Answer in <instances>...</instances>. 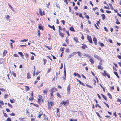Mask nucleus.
Masks as SVG:
<instances>
[{
	"mask_svg": "<svg viewBox=\"0 0 121 121\" xmlns=\"http://www.w3.org/2000/svg\"><path fill=\"white\" fill-rule=\"evenodd\" d=\"M48 108L49 109H50L51 107L54 105V103L52 102H48Z\"/></svg>",
	"mask_w": 121,
	"mask_h": 121,
	"instance_id": "1",
	"label": "nucleus"
},
{
	"mask_svg": "<svg viewBox=\"0 0 121 121\" xmlns=\"http://www.w3.org/2000/svg\"><path fill=\"white\" fill-rule=\"evenodd\" d=\"M70 84H69V85L68 86L67 88V94H69L70 93Z\"/></svg>",
	"mask_w": 121,
	"mask_h": 121,
	"instance_id": "2",
	"label": "nucleus"
},
{
	"mask_svg": "<svg viewBox=\"0 0 121 121\" xmlns=\"http://www.w3.org/2000/svg\"><path fill=\"white\" fill-rule=\"evenodd\" d=\"M87 39L90 43H92V39L91 36L89 35L87 36Z\"/></svg>",
	"mask_w": 121,
	"mask_h": 121,
	"instance_id": "3",
	"label": "nucleus"
},
{
	"mask_svg": "<svg viewBox=\"0 0 121 121\" xmlns=\"http://www.w3.org/2000/svg\"><path fill=\"white\" fill-rule=\"evenodd\" d=\"M93 40L94 41V44L95 45L97 44V39L95 37H94L93 39Z\"/></svg>",
	"mask_w": 121,
	"mask_h": 121,
	"instance_id": "4",
	"label": "nucleus"
},
{
	"mask_svg": "<svg viewBox=\"0 0 121 121\" xmlns=\"http://www.w3.org/2000/svg\"><path fill=\"white\" fill-rule=\"evenodd\" d=\"M82 46H81V48L83 49H85L86 48H87V46L84 44H82Z\"/></svg>",
	"mask_w": 121,
	"mask_h": 121,
	"instance_id": "5",
	"label": "nucleus"
},
{
	"mask_svg": "<svg viewBox=\"0 0 121 121\" xmlns=\"http://www.w3.org/2000/svg\"><path fill=\"white\" fill-rule=\"evenodd\" d=\"M5 19L7 20L8 21H10L9 18H10V17L9 15H6L5 16Z\"/></svg>",
	"mask_w": 121,
	"mask_h": 121,
	"instance_id": "6",
	"label": "nucleus"
},
{
	"mask_svg": "<svg viewBox=\"0 0 121 121\" xmlns=\"http://www.w3.org/2000/svg\"><path fill=\"white\" fill-rule=\"evenodd\" d=\"M43 113L42 112L40 111V112L39 113L38 118H40L41 117V115L43 114Z\"/></svg>",
	"mask_w": 121,
	"mask_h": 121,
	"instance_id": "7",
	"label": "nucleus"
},
{
	"mask_svg": "<svg viewBox=\"0 0 121 121\" xmlns=\"http://www.w3.org/2000/svg\"><path fill=\"white\" fill-rule=\"evenodd\" d=\"M59 34L60 36L62 37H63L64 36V34L62 33L59 30Z\"/></svg>",
	"mask_w": 121,
	"mask_h": 121,
	"instance_id": "8",
	"label": "nucleus"
},
{
	"mask_svg": "<svg viewBox=\"0 0 121 121\" xmlns=\"http://www.w3.org/2000/svg\"><path fill=\"white\" fill-rule=\"evenodd\" d=\"M48 26L50 28H52L54 30V31H55V28L54 26V25H53V26H52L50 25H48Z\"/></svg>",
	"mask_w": 121,
	"mask_h": 121,
	"instance_id": "9",
	"label": "nucleus"
},
{
	"mask_svg": "<svg viewBox=\"0 0 121 121\" xmlns=\"http://www.w3.org/2000/svg\"><path fill=\"white\" fill-rule=\"evenodd\" d=\"M89 61L92 64H93L94 63V60L92 58H90Z\"/></svg>",
	"mask_w": 121,
	"mask_h": 121,
	"instance_id": "10",
	"label": "nucleus"
},
{
	"mask_svg": "<svg viewBox=\"0 0 121 121\" xmlns=\"http://www.w3.org/2000/svg\"><path fill=\"white\" fill-rule=\"evenodd\" d=\"M74 75L75 76H78V77L79 78H81V76L78 73H74Z\"/></svg>",
	"mask_w": 121,
	"mask_h": 121,
	"instance_id": "11",
	"label": "nucleus"
},
{
	"mask_svg": "<svg viewBox=\"0 0 121 121\" xmlns=\"http://www.w3.org/2000/svg\"><path fill=\"white\" fill-rule=\"evenodd\" d=\"M64 74L65 76L66 75V70H65V64H64Z\"/></svg>",
	"mask_w": 121,
	"mask_h": 121,
	"instance_id": "12",
	"label": "nucleus"
},
{
	"mask_svg": "<svg viewBox=\"0 0 121 121\" xmlns=\"http://www.w3.org/2000/svg\"><path fill=\"white\" fill-rule=\"evenodd\" d=\"M38 103L42 102H43V100L41 98L38 99Z\"/></svg>",
	"mask_w": 121,
	"mask_h": 121,
	"instance_id": "13",
	"label": "nucleus"
},
{
	"mask_svg": "<svg viewBox=\"0 0 121 121\" xmlns=\"http://www.w3.org/2000/svg\"><path fill=\"white\" fill-rule=\"evenodd\" d=\"M67 103V102L64 101H62L61 102L60 104H64V105H65Z\"/></svg>",
	"mask_w": 121,
	"mask_h": 121,
	"instance_id": "14",
	"label": "nucleus"
},
{
	"mask_svg": "<svg viewBox=\"0 0 121 121\" xmlns=\"http://www.w3.org/2000/svg\"><path fill=\"white\" fill-rule=\"evenodd\" d=\"M76 53V52H73V54H72L69 55L68 56V58H71L72 56H73L74 55L73 54H74V53L75 54Z\"/></svg>",
	"mask_w": 121,
	"mask_h": 121,
	"instance_id": "15",
	"label": "nucleus"
},
{
	"mask_svg": "<svg viewBox=\"0 0 121 121\" xmlns=\"http://www.w3.org/2000/svg\"><path fill=\"white\" fill-rule=\"evenodd\" d=\"M104 74L103 73H102V75L104 76H106L108 74H107V73L106 72L105 70L104 71Z\"/></svg>",
	"mask_w": 121,
	"mask_h": 121,
	"instance_id": "16",
	"label": "nucleus"
},
{
	"mask_svg": "<svg viewBox=\"0 0 121 121\" xmlns=\"http://www.w3.org/2000/svg\"><path fill=\"white\" fill-rule=\"evenodd\" d=\"M102 19L103 20H104L105 19L106 17L105 15L104 14H102L101 15Z\"/></svg>",
	"mask_w": 121,
	"mask_h": 121,
	"instance_id": "17",
	"label": "nucleus"
},
{
	"mask_svg": "<svg viewBox=\"0 0 121 121\" xmlns=\"http://www.w3.org/2000/svg\"><path fill=\"white\" fill-rule=\"evenodd\" d=\"M18 53L20 55L22 58H23L24 55H23V54L22 52H18Z\"/></svg>",
	"mask_w": 121,
	"mask_h": 121,
	"instance_id": "18",
	"label": "nucleus"
},
{
	"mask_svg": "<svg viewBox=\"0 0 121 121\" xmlns=\"http://www.w3.org/2000/svg\"><path fill=\"white\" fill-rule=\"evenodd\" d=\"M56 95L57 96L60 98H61V96L60 95L58 92H57L56 93Z\"/></svg>",
	"mask_w": 121,
	"mask_h": 121,
	"instance_id": "19",
	"label": "nucleus"
},
{
	"mask_svg": "<svg viewBox=\"0 0 121 121\" xmlns=\"http://www.w3.org/2000/svg\"><path fill=\"white\" fill-rule=\"evenodd\" d=\"M98 68L99 69L102 70L103 68L102 66H101V65H99L98 67Z\"/></svg>",
	"mask_w": 121,
	"mask_h": 121,
	"instance_id": "20",
	"label": "nucleus"
},
{
	"mask_svg": "<svg viewBox=\"0 0 121 121\" xmlns=\"http://www.w3.org/2000/svg\"><path fill=\"white\" fill-rule=\"evenodd\" d=\"M114 73L115 75L118 78H119V77L118 76V74L117 72H114Z\"/></svg>",
	"mask_w": 121,
	"mask_h": 121,
	"instance_id": "21",
	"label": "nucleus"
},
{
	"mask_svg": "<svg viewBox=\"0 0 121 121\" xmlns=\"http://www.w3.org/2000/svg\"><path fill=\"white\" fill-rule=\"evenodd\" d=\"M70 30L72 31H75V30L73 27H71L69 28Z\"/></svg>",
	"mask_w": 121,
	"mask_h": 121,
	"instance_id": "22",
	"label": "nucleus"
},
{
	"mask_svg": "<svg viewBox=\"0 0 121 121\" xmlns=\"http://www.w3.org/2000/svg\"><path fill=\"white\" fill-rule=\"evenodd\" d=\"M101 95L103 97V98L106 100L107 101V99L106 97L104 95H103L102 94H101Z\"/></svg>",
	"mask_w": 121,
	"mask_h": 121,
	"instance_id": "23",
	"label": "nucleus"
},
{
	"mask_svg": "<svg viewBox=\"0 0 121 121\" xmlns=\"http://www.w3.org/2000/svg\"><path fill=\"white\" fill-rule=\"evenodd\" d=\"M31 78V76L30 74H29V73H28L27 74V78L28 79H29Z\"/></svg>",
	"mask_w": 121,
	"mask_h": 121,
	"instance_id": "24",
	"label": "nucleus"
},
{
	"mask_svg": "<svg viewBox=\"0 0 121 121\" xmlns=\"http://www.w3.org/2000/svg\"><path fill=\"white\" fill-rule=\"evenodd\" d=\"M25 89L27 91H28L29 90L30 88L29 87H28V86H25Z\"/></svg>",
	"mask_w": 121,
	"mask_h": 121,
	"instance_id": "25",
	"label": "nucleus"
},
{
	"mask_svg": "<svg viewBox=\"0 0 121 121\" xmlns=\"http://www.w3.org/2000/svg\"><path fill=\"white\" fill-rule=\"evenodd\" d=\"M77 53L78 54V55L80 56V57H81V53L79 51H78L77 52Z\"/></svg>",
	"mask_w": 121,
	"mask_h": 121,
	"instance_id": "26",
	"label": "nucleus"
},
{
	"mask_svg": "<svg viewBox=\"0 0 121 121\" xmlns=\"http://www.w3.org/2000/svg\"><path fill=\"white\" fill-rule=\"evenodd\" d=\"M94 57L95 58H96L97 59H99V56H98L96 54L95 55H94Z\"/></svg>",
	"mask_w": 121,
	"mask_h": 121,
	"instance_id": "27",
	"label": "nucleus"
},
{
	"mask_svg": "<svg viewBox=\"0 0 121 121\" xmlns=\"http://www.w3.org/2000/svg\"><path fill=\"white\" fill-rule=\"evenodd\" d=\"M3 59L1 58L0 59V64H2L3 61Z\"/></svg>",
	"mask_w": 121,
	"mask_h": 121,
	"instance_id": "28",
	"label": "nucleus"
},
{
	"mask_svg": "<svg viewBox=\"0 0 121 121\" xmlns=\"http://www.w3.org/2000/svg\"><path fill=\"white\" fill-rule=\"evenodd\" d=\"M86 56L89 58H91V56L89 54H86Z\"/></svg>",
	"mask_w": 121,
	"mask_h": 121,
	"instance_id": "29",
	"label": "nucleus"
},
{
	"mask_svg": "<svg viewBox=\"0 0 121 121\" xmlns=\"http://www.w3.org/2000/svg\"><path fill=\"white\" fill-rule=\"evenodd\" d=\"M38 27H39V28L40 29V30H43V27L42 26H40L39 25V26Z\"/></svg>",
	"mask_w": 121,
	"mask_h": 121,
	"instance_id": "30",
	"label": "nucleus"
},
{
	"mask_svg": "<svg viewBox=\"0 0 121 121\" xmlns=\"http://www.w3.org/2000/svg\"><path fill=\"white\" fill-rule=\"evenodd\" d=\"M12 74L15 77H16V73L14 72H12Z\"/></svg>",
	"mask_w": 121,
	"mask_h": 121,
	"instance_id": "31",
	"label": "nucleus"
},
{
	"mask_svg": "<svg viewBox=\"0 0 121 121\" xmlns=\"http://www.w3.org/2000/svg\"><path fill=\"white\" fill-rule=\"evenodd\" d=\"M86 85L88 87L90 88H92V86H91L89 85H88L87 84H86Z\"/></svg>",
	"mask_w": 121,
	"mask_h": 121,
	"instance_id": "32",
	"label": "nucleus"
},
{
	"mask_svg": "<svg viewBox=\"0 0 121 121\" xmlns=\"http://www.w3.org/2000/svg\"><path fill=\"white\" fill-rule=\"evenodd\" d=\"M8 4V5L10 7V8L11 9V10H12L13 11V9L12 7L9 4Z\"/></svg>",
	"mask_w": 121,
	"mask_h": 121,
	"instance_id": "33",
	"label": "nucleus"
},
{
	"mask_svg": "<svg viewBox=\"0 0 121 121\" xmlns=\"http://www.w3.org/2000/svg\"><path fill=\"white\" fill-rule=\"evenodd\" d=\"M74 40L75 41L77 42H78V40L76 37H74Z\"/></svg>",
	"mask_w": 121,
	"mask_h": 121,
	"instance_id": "34",
	"label": "nucleus"
},
{
	"mask_svg": "<svg viewBox=\"0 0 121 121\" xmlns=\"http://www.w3.org/2000/svg\"><path fill=\"white\" fill-rule=\"evenodd\" d=\"M79 82L80 84L84 86H85V84L84 83H82L81 81H79Z\"/></svg>",
	"mask_w": 121,
	"mask_h": 121,
	"instance_id": "35",
	"label": "nucleus"
},
{
	"mask_svg": "<svg viewBox=\"0 0 121 121\" xmlns=\"http://www.w3.org/2000/svg\"><path fill=\"white\" fill-rule=\"evenodd\" d=\"M30 98H32V99H33V92H32L31 94V96H30Z\"/></svg>",
	"mask_w": 121,
	"mask_h": 121,
	"instance_id": "36",
	"label": "nucleus"
},
{
	"mask_svg": "<svg viewBox=\"0 0 121 121\" xmlns=\"http://www.w3.org/2000/svg\"><path fill=\"white\" fill-rule=\"evenodd\" d=\"M8 94H5L4 96V98L6 99V98H8Z\"/></svg>",
	"mask_w": 121,
	"mask_h": 121,
	"instance_id": "37",
	"label": "nucleus"
},
{
	"mask_svg": "<svg viewBox=\"0 0 121 121\" xmlns=\"http://www.w3.org/2000/svg\"><path fill=\"white\" fill-rule=\"evenodd\" d=\"M39 14H40V15L41 16H42V14L41 10L40 9H39Z\"/></svg>",
	"mask_w": 121,
	"mask_h": 121,
	"instance_id": "38",
	"label": "nucleus"
},
{
	"mask_svg": "<svg viewBox=\"0 0 121 121\" xmlns=\"http://www.w3.org/2000/svg\"><path fill=\"white\" fill-rule=\"evenodd\" d=\"M50 3L49 2L46 4V7L48 8H49V6L50 5Z\"/></svg>",
	"mask_w": 121,
	"mask_h": 121,
	"instance_id": "39",
	"label": "nucleus"
},
{
	"mask_svg": "<svg viewBox=\"0 0 121 121\" xmlns=\"http://www.w3.org/2000/svg\"><path fill=\"white\" fill-rule=\"evenodd\" d=\"M65 49V48L64 47H61V48H60V50L61 51H63Z\"/></svg>",
	"mask_w": 121,
	"mask_h": 121,
	"instance_id": "40",
	"label": "nucleus"
},
{
	"mask_svg": "<svg viewBox=\"0 0 121 121\" xmlns=\"http://www.w3.org/2000/svg\"><path fill=\"white\" fill-rule=\"evenodd\" d=\"M6 121H11V120L10 118L8 117L7 118Z\"/></svg>",
	"mask_w": 121,
	"mask_h": 121,
	"instance_id": "41",
	"label": "nucleus"
},
{
	"mask_svg": "<svg viewBox=\"0 0 121 121\" xmlns=\"http://www.w3.org/2000/svg\"><path fill=\"white\" fill-rule=\"evenodd\" d=\"M28 41V39H24L22 40H21V42H24L26 41Z\"/></svg>",
	"mask_w": 121,
	"mask_h": 121,
	"instance_id": "42",
	"label": "nucleus"
},
{
	"mask_svg": "<svg viewBox=\"0 0 121 121\" xmlns=\"http://www.w3.org/2000/svg\"><path fill=\"white\" fill-rule=\"evenodd\" d=\"M3 113L4 116L5 117H8L6 113H5L4 112Z\"/></svg>",
	"mask_w": 121,
	"mask_h": 121,
	"instance_id": "43",
	"label": "nucleus"
},
{
	"mask_svg": "<svg viewBox=\"0 0 121 121\" xmlns=\"http://www.w3.org/2000/svg\"><path fill=\"white\" fill-rule=\"evenodd\" d=\"M98 9V7H96L95 8H93V9L94 11H95V10H96L97 9Z\"/></svg>",
	"mask_w": 121,
	"mask_h": 121,
	"instance_id": "44",
	"label": "nucleus"
},
{
	"mask_svg": "<svg viewBox=\"0 0 121 121\" xmlns=\"http://www.w3.org/2000/svg\"><path fill=\"white\" fill-rule=\"evenodd\" d=\"M7 53V51L6 50H4L3 52V55H4V54Z\"/></svg>",
	"mask_w": 121,
	"mask_h": 121,
	"instance_id": "45",
	"label": "nucleus"
},
{
	"mask_svg": "<svg viewBox=\"0 0 121 121\" xmlns=\"http://www.w3.org/2000/svg\"><path fill=\"white\" fill-rule=\"evenodd\" d=\"M99 44L101 47H102L104 45L103 43L100 42L99 43Z\"/></svg>",
	"mask_w": 121,
	"mask_h": 121,
	"instance_id": "46",
	"label": "nucleus"
},
{
	"mask_svg": "<svg viewBox=\"0 0 121 121\" xmlns=\"http://www.w3.org/2000/svg\"><path fill=\"white\" fill-rule=\"evenodd\" d=\"M14 56L15 57H19L18 55L16 54H14Z\"/></svg>",
	"mask_w": 121,
	"mask_h": 121,
	"instance_id": "47",
	"label": "nucleus"
},
{
	"mask_svg": "<svg viewBox=\"0 0 121 121\" xmlns=\"http://www.w3.org/2000/svg\"><path fill=\"white\" fill-rule=\"evenodd\" d=\"M104 103L106 105L108 108H109V106L108 104L106 103L105 102H104Z\"/></svg>",
	"mask_w": 121,
	"mask_h": 121,
	"instance_id": "48",
	"label": "nucleus"
},
{
	"mask_svg": "<svg viewBox=\"0 0 121 121\" xmlns=\"http://www.w3.org/2000/svg\"><path fill=\"white\" fill-rule=\"evenodd\" d=\"M70 121H77V119L74 120L73 119H70Z\"/></svg>",
	"mask_w": 121,
	"mask_h": 121,
	"instance_id": "49",
	"label": "nucleus"
},
{
	"mask_svg": "<svg viewBox=\"0 0 121 121\" xmlns=\"http://www.w3.org/2000/svg\"><path fill=\"white\" fill-rule=\"evenodd\" d=\"M51 92L52 93L53 92V93L55 92V91L53 88H52L51 90Z\"/></svg>",
	"mask_w": 121,
	"mask_h": 121,
	"instance_id": "50",
	"label": "nucleus"
},
{
	"mask_svg": "<svg viewBox=\"0 0 121 121\" xmlns=\"http://www.w3.org/2000/svg\"><path fill=\"white\" fill-rule=\"evenodd\" d=\"M8 105L11 108H12V105H11L10 104L8 103Z\"/></svg>",
	"mask_w": 121,
	"mask_h": 121,
	"instance_id": "51",
	"label": "nucleus"
},
{
	"mask_svg": "<svg viewBox=\"0 0 121 121\" xmlns=\"http://www.w3.org/2000/svg\"><path fill=\"white\" fill-rule=\"evenodd\" d=\"M108 95L109 97L111 99L112 98V96L111 95V94L109 93H108Z\"/></svg>",
	"mask_w": 121,
	"mask_h": 121,
	"instance_id": "52",
	"label": "nucleus"
},
{
	"mask_svg": "<svg viewBox=\"0 0 121 121\" xmlns=\"http://www.w3.org/2000/svg\"><path fill=\"white\" fill-rule=\"evenodd\" d=\"M106 12L107 13H111V11L109 10H106Z\"/></svg>",
	"mask_w": 121,
	"mask_h": 121,
	"instance_id": "53",
	"label": "nucleus"
},
{
	"mask_svg": "<svg viewBox=\"0 0 121 121\" xmlns=\"http://www.w3.org/2000/svg\"><path fill=\"white\" fill-rule=\"evenodd\" d=\"M117 102H121V100L118 98L117 99Z\"/></svg>",
	"mask_w": 121,
	"mask_h": 121,
	"instance_id": "54",
	"label": "nucleus"
},
{
	"mask_svg": "<svg viewBox=\"0 0 121 121\" xmlns=\"http://www.w3.org/2000/svg\"><path fill=\"white\" fill-rule=\"evenodd\" d=\"M10 115L11 116H14L15 115V114L14 113H12L10 114Z\"/></svg>",
	"mask_w": 121,
	"mask_h": 121,
	"instance_id": "55",
	"label": "nucleus"
},
{
	"mask_svg": "<svg viewBox=\"0 0 121 121\" xmlns=\"http://www.w3.org/2000/svg\"><path fill=\"white\" fill-rule=\"evenodd\" d=\"M0 103L2 105H3L4 103L2 101H0Z\"/></svg>",
	"mask_w": 121,
	"mask_h": 121,
	"instance_id": "56",
	"label": "nucleus"
},
{
	"mask_svg": "<svg viewBox=\"0 0 121 121\" xmlns=\"http://www.w3.org/2000/svg\"><path fill=\"white\" fill-rule=\"evenodd\" d=\"M43 117L44 118V119H46V117H47L45 116V114H43Z\"/></svg>",
	"mask_w": 121,
	"mask_h": 121,
	"instance_id": "57",
	"label": "nucleus"
},
{
	"mask_svg": "<svg viewBox=\"0 0 121 121\" xmlns=\"http://www.w3.org/2000/svg\"><path fill=\"white\" fill-rule=\"evenodd\" d=\"M117 57L119 59H121V56H120L119 55H118L117 56Z\"/></svg>",
	"mask_w": 121,
	"mask_h": 121,
	"instance_id": "58",
	"label": "nucleus"
},
{
	"mask_svg": "<svg viewBox=\"0 0 121 121\" xmlns=\"http://www.w3.org/2000/svg\"><path fill=\"white\" fill-rule=\"evenodd\" d=\"M34 58V57L33 56H32L31 59L32 60H33Z\"/></svg>",
	"mask_w": 121,
	"mask_h": 121,
	"instance_id": "59",
	"label": "nucleus"
},
{
	"mask_svg": "<svg viewBox=\"0 0 121 121\" xmlns=\"http://www.w3.org/2000/svg\"><path fill=\"white\" fill-rule=\"evenodd\" d=\"M61 22L63 23V25H64L65 24V23L64 20H62L61 21Z\"/></svg>",
	"mask_w": 121,
	"mask_h": 121,
	"instance_id": "60",
	"label": "nucleus"
},
{
	"mask_svg": "<svg viewBox=\"0 0 121 121\" xmlns=\"http://www.w3.org/2000/svg\"><path fill=\"white\" fill-rule=\"evenodd\" d=\"M110 89H111V90H113L114 89V87L113 86L111 87H110Z\"/></svg>",
	"mask_w": 121,
	"mask_h": 121,
	"instance_id": "61",
	"label": "nucleus"
},
{
	"mask_svg": "<svg viewBox=\"0 0 121 121\" xmlns=\"http://www.w3.org/2000/svg\"><path fill=\"white\" fill-rule=\"evenodd\" d=\"M104 29H105V31L107 32H108V29L106 28V27H105L104 28Z\"/></svg>",
	"mask_w": 121,
	"mask_h": 121,
	"instance_id": "62",
	"label": "nucleus"
},
{
	"mask_svg": "<svg viewBox=\"0 0 121 121\" xmlns=\"http://www.w3.org/2000/svg\"><path fill=\"white\" fill-rule=\"evenodd\" d=\"M0 90L4 92V91H5V90L4 89L2 88V89H0Z\"/></svg>",
	"mask_w": 121,
	"mask_h": 121,
	"instance_id": "63",
	"label": "nucleus"
},
{
	"mask_svg": "<svg viewBox=\"0 0 121 121\" xmlns=\"http://www.w3.org/2000/svg\"><path fill=\"white\" fill-rule=\"evenodd\" d=\"M6 111L8 112H9L10 111V110L9 109L7 108L6 109Z\"/></svg>",
	"mask_w": 121,
	"mask_h": 121,
	"instance_id": "64",
	"label": "nucleus"
}]
</instances>
